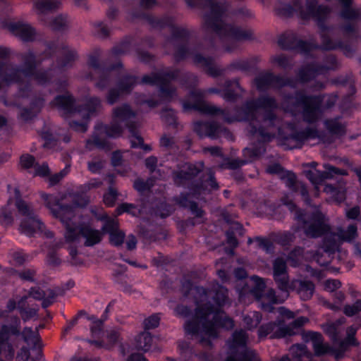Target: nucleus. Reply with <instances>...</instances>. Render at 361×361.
<instances>
[{
	"label": "nucleus",
	"mask_w": 361,
	"mask_h": 361,
	"mask_svg": "<svg viewBox=\"0 0 361 361\" xmlns=\"http://www.w3.org/2000/svg\"><path fill=\"white\" fill-rule=\"evenodd\" d=\"M182 288L185 296L194 294L197 304L195 317L185 323V331L203 346L209 347L211 339L216 337L218 327L231 329L234 326L232 319L220 310L228 302V290L217 283L210 289L193 288L189 280L183 283Z\"/></svg>",
	"instance_id": "f257e3e1"
},
{
	"label": "nucleus",
	"mask_w": 361,
	"mask_h": 361,
	"mask_svg": "<svg viewBox=\"0 0 361 361\" xmlns=\"http://www.w3.org/2000/svg\"><path fill=\"white\" fill-rule=\"evenodd\" d=\"M277 107L276 99L268 95L247 101L243 105L241 111L245 119L250 122V133L258 142L244 149V160L229 161L228 166L230 169L239 168L265 152V143L274 137L276 130L281 126V120L274 112Z\"/></svg>",
	"instance_id": "f03ea898"
},
{
	"label": "nucleus",
	"mask_w": 361,
	"mask_h": 361,
	"mask_svg": "<svg viewBox=\"0 0 361 361\" xmlns=\"http://www.w3.org/2000/svg\"><path fill=\"white\" fill-rule=\"evenodd\" d=\"M184 1L188 6L202 10L204 39L209 41L212 47L216 46L215 39L218 38L222 46L231 51L236 47L237 42L252 38L251 30L225 22L229 8L225 0Z\"/></svg>",
	"instance_id": "7ed1b4c3"
},
{
	"label": "nucleus",
	"mask_w": 361,
	"mask_h": 361,
	"mask_svg": "<svg viewBox=\"0 0 361 361\" xmlns=\"http://www.w3.org/2000/svg\"><path fill=\"white\" fill-rule=\"evenodd\" d=\"M200 171L201 169L197 166L186 164L183 169L173 173L175 184L189 190L188 192H182L175 197V202L182 207L188 208L197 218H202L204 212L191 199H202V195L219 188L211 169H207L199 179H197L196 177Z\"/></svg>",
	"instance_id": "20e7f679"
},
{
	"label": "nucleus",
	"mask_w": 361,
	"mask_h": 361,
	"mask_svg": "<svg viewBox=\"0 0 361 361\" xmlns=\"http://www.w3.org/2000/svg\"><path fill=\"white\" fill-rule=\"evenodd\" d=\"M135 113L128 104H123L113 109L112 120L109 125L98 123L91 139L87 141V147L92 149V145L97 148L110 150L111 145L108 138L119 137L124 128L128 130L136 127Z\"/></svg>",
	"instance_id": "39448f33"
},
{
	"label": "nucleus",
	"mask_w": 361,
	"mask_h": 361,
	"mask_svg": "<svg viewBox=\"0 0 361 361\" xmlns=\"http://www.w3.org/2000/svg\"><path fill=\"white\" fill-rule=\"evenodd\" d=\"M220 86L221 85L219 84ZM223 90L210 87L207 90H195L190 93V99L183 102L184 111L195 110L202 114L214 116L222 115L224 119L231 122L227 116L225 110L209 104L204 100L207 94H221V97L226 102H234L240 96L242 91L237 79L228 80L222 85Z\"/></svg>",
	"instance_id": "423d86ee"
},
{
	"label": "nucleus",
	"mask_w": 361,
	"mask_h": 361,
	"mask_svg": "<svg viewBox=\"0 0 361 361\" xmlns=\"http://www.w3.org/2000/svg\"><path fill=\"white\" fill-rule=\"evenodd\" d=\"M18 57L23 61V67L13 63L0 61V93L4 91L5 85L17 83L20 86L18 96L26 98L31 94L32 86L30 82H24L31 78L40 61L32 50L18 54Z\"/></svg>",
	"instance_id": "0eeeda50"
},
{
	"label": "nucleus",
	"mask_w": 361,
	"mask_h": 361,
	"mask_svg": "<svg viewBox=\"0 0 361 361\" xmlns=\"http://www.w3.org/2000/svg\"><path fill=\"white\" fill-rule=\"evenodd\" d=\"M288 209L294 214V218L301 224L306 235L311 238H318L325 235L324 245L327 250H334L338 246V233H329L330 229L326 222L325 216L318 209L312 213H305L298 209L291 201L285 203Z\"/></svg>",
	"instance_id": "6e6552de"
},
{
	"label": "nucleus",
	"mask_w": 361,
	"mask_h": 361,
	"mask_svg": "<svg viewBox=\"0 0 361 361\" xmlns=\"http://www.w3.org/2000/svg\"><path fill=\"white\" fill-rule=\"evenodd\" d=\"M338 96L330 94L326 99L322 95H307L304 91H295L293 95L285 97V102L290 108L302 109L303 120L308 123L317 121L324 110L331 109L336 103Z\"/></svg>",
	"instance_id": "1a4fd4ad"
},
{
	"label": "nucleus",
	"mask_w": 361,
	"mask_h": 361,
	"mask_svg": "<svg viewBox=\"0 0 361 361\" xmlns=\"http://www.w3.org/2000/svg\"><path fill=\"white\" fill-rule=\"evenodd\" d=\"M178 79L187 87H192L197 82V76L192 73H181L178 69L165 68L145 75L140 83L158 86L161 98L170 101L176 95V87L171 84V82Z\"/></svg>",
	"instance_id": "9d476101"
},
{
	"label": "nucleus",
	"mask_w": 361,
	"mask_h": 361,
	"mask_svg": "<svg viewBox=\"0 0 361 361\" xmlns=\"http://www.w3.org/2000/svg\"><path fill=\"white\" fill-rule=\"evenodd\" d=\"M54 214L65 227V238L68 242L77 241L82 236L85 239V245L91 247L101 241L102 233L99 231L87 225L80 224L76 221L73 206L61 205Z\"/></svg>",
	"instance_id": "9b49d317"
},
{
	"label": "nucleus",
	"mask_w": 361,
	"mask_h": 361,
	"mask_svg": "<svg viewBox=\"0 0 361 361\" xmlns=\"http://www.w3.org/2000/svg\"><path fill=\"white\" fill-rule=\"evenodd\" d=\"M51 104L66 114L78 113L85 119L96 116L102 109V101L97 97H90L85 104L81 106L76 104L73 97L68 93L56 96Z\"/></svg>",
	"instance_id": "f8f14e48"
},
{
	"label": "nucleus",
	"mask_w": 361,
	"mask_h": 361,
	"mask_svg": "<svg viewBox=\"0 0 361 361\" xmlns=\"http://www.w3.org/2000/svg\"><path fill=\"white\" fill-rule=\"evenodd\" d=\"M308 322L305 317H300L293 321L289 325H285L284 322L277 319L262 325L258 330L259 338L269 336L271 338H280L296 334V331Z\"/></svg>",
	"instance_id": "ddd939ff"
},
{
	"label": "nucleus",
	"mask_w": 361,
	"mask_h": 361,
	"mask_svg": "<svg viewBox=\"0 0 361 361\" xmlns=\"http://www.w3.org/2000/svg\"><path fill=\"white\" fill-rule=\"evenodd\" d=\"M16 206L19 214L23 216L20 226L22 233L31 237L42 231L44 225L30 204L20 198H17Z\"/></svg>",
	"instance_id": "4468645a"
},
{
	"label": "nucleus",
	"mask_w": 361,
	"mask_h": 361,
	"mask_svg": "<svg viewBox=\"0 0 361 361\" xmlns=\"http://www.w3.org/2000/svg\"><path fill=\"white\" fill-rule=\"evenodd\" d=\"M250 282L252 283L250 292L257 299L258 306L264 311L272 312L274 310V305L284 301L285 297L283 298L276 297L273 289H269L264 293L266 286L261 278L253 276L250 279Z\"/></svg>",
	"instance_id": "2eb2a0df"
},
{
	"label": "nucleus",
	"mask_w": 361,
	"mask_h": 361,
	"mask_svg": "<svg viewBox=\"0 0 361 361\" xmlns=\"http://www.w3.org/2000/svg\"><path fill=\"white\" fill-rule=\"evenodd\" d=\"M247 335L243 330H236L230 343L231 355L224 361H259L257 355L247 346Z\"/></svg>",
	"instance_id": "dca6fc26"
},
{
	"label": "nucleus",
	"mask_w": 361,
	"mask_h": 361,
	"mask_svg": "<svg viewBox=\"0 0 361 361\" xmlns=\"http://www.w3.org/2000/svg\"><path fill=\"white\" fill-rule=\"evenodd\" d=\"M339 67V63L335 56L329 54L323 59L322 64L312 62L302 66L298 71V77L302 82L310 80L317 75L324 74L329 71H335Z\"/></svg>",
	"instance_id": "f3484780"
},
{
	"label": "nucleus",
	"mask_w": 361,
	"mask_h": 361,
	"mask_svg": "<svg viewBox=\"0 0 361 361\" xmlns=\"http://www.w3.org/2000/svg\"><path fill=\"white\" fill-rule=\"evenodd\" d=\"M88 65L92 68V73L87 78H92V75H97L98 81L96 86L101 90L105 89L111 84L114 78V70L122 66L118 61L115 65L107 68L106 64L99 63L98 57L95 55H91L89 57Z\"/></svg>",
	"instance_id": "a211bd4d"
},
{
	"label": "nucleus",
	"mask_w": 361,
	"mask_h": 361,
	"mask_svg": "<svg viewBox=\"0 0 361 361\" xmlns=\"http://www.w3.org/2000/svg\"><path fill=\"white\" fill-rule=\"evenodd\" d=\"M194 130L200 137H209L211 139L233 140L231 133L226 127L215 121H197L194 123Z\"/></svg>",
	"instance_id": "6ab92c4d"
},
{
	"label": "nucleus",
	"mask_w": 361,
	"mask_h": 361,
	"mask_svg": "<svg viewBox=\"0 0 361 361\" xmlns=\"http://www.w3.org/2000/svg\"><path fill=\"white\" fill-rule=\"evenodd\" d=\"M255 84L259 91H265L269 88L279 89L284 86L295 87L293 78L276 75L272 73H262L255 78Z\"/></svg>",
	"instance_id": "aec40b11"
},
{
	"label": "nucleus",
	"mask_w": 361,
	"mask_h": 361,
	"mask_svg": "<svg viewBox=\"0 0 361 361\" xmlns=\"http://www.w3.org/2000/svg\"><path fill=\"white\" fill-rule=\"evenodd\" d=\"M18 334V324L13 327L4 326L0 331V361L13 360L14 351L9 341H14Z\"/></svg>",
	"instance_id": "412c9836"
},
{
	"label": "nucleus",
	"mask_w": 361,
	"mask_h": 361,
	"mask_svg": "<svg viewBox=\"0 0 361 361\" xmlns=\"http://www.w3.org/2000/svg\"><path fill=\"white\" fill-rule=\"evenodd\" d=\"M278 44L283 49L295 50L305 54H307L314 47L312 44L299 39L293 32L281 35L278 39Z\"/></svg>",
	"instance_id": "4be33fe9"
},
{
	"label": "nucleus",
	"mask_w": 361,
	"mask_h": 361,
	"mask_svg": "<svg viewBox=\"0 0 361 361\" xmlns=\"http://www.w3.org/2000/svg\"><path fill=\"white\" fill-rule=\"evenodd\" d=\"M273 269L274 279L277 287L283 293L285 298H287L290 286L287 274V264L286 260L281 257L276 258L273 264Z\"/></svg>",
	"instance_id": "5701e85b"
},
{
	"label": "nucleus",
	"mask_w": 361,
	"mask_h": 361,
	"mask_svg": "<svg viewBox=\"0 0 361 361\" xmlns=\"http://www.w3.org/2000/svg\"><path fill=\"white\" fill-rule=\"evenodd\" d=\"M138 82V78L135 76L130 75L123 76L118 82V88H112L109 90L107 95L108 103L114 104L121 93L130 92Z\"/></svg>",
	"instance_id": "b1692460"
},
{
	"label": "nucleus",
	"mask_w": 361,
	"mask_h": 361,
	"mask_svg": "<svg viewBox=\"0 0 361 361\" xmlns=\"http://www.w3.org/2000/svg\"><path fill=\"white\" fill-rule=\"evenodd\" d=\"M326 171H321L317 169L305 172L306 178L314 185L321 184L324 180L332 178L335 175H346L344 170L339 169L329 164H325Z\"/></svg>",
	"instance_id": "393cba45"
},
{
	"label": "nucleus",
	"mask_w": 361,
	"mask_h": 361,
	"mask_svg": "<svg viewBox=\"0 0 361 361\" xmlns=\"http://www.w3.org/2000/svg\"><path fill=\"white\" fill-rule=\"evenodd\" d=\"M302 339L306 343L312 342L314 355L317 356L333 353L332 348L324 343L322 334L318 332H305L302 334Z\"/></svg>",
	"instance_id": "a878e982"
},
{
	"label": "nucleus",
	"mask_w": 361,
	"mask_h": 361,
	"mask_svg": "<svg viewBox=\"0 0 361 361\" xmlns=\"http://www.w3.org/2000/svg\"><path fill=\"white\" fill-rule=\"evenodd\" d=\"M18 324V329L19 334L16 336L14 341H9L15 352V349L18 347V343L22 338L25 342H35L37 339V333L32 331L30 327H25L23 331H20V319L18 317H13L11 318V323L9 324H3L0 329V331L4 326L13 327Z\"/></svg>",
	"instance_id": "bb28decb"
},
{
	"label": "nucleus",
	"mask_w": 361,
	"mask_h": 361,
	"mask_svg": "<svg viewBox=\"0 0 361 361\" xmlns=\"http://www.w3.org/2000/svg\"><path fill=\"white\" fill-rule=\"evenodd\" d=\"M104 233L109 234V240L115 246L123 244L125 233L118 230V221L114 219H107L102 228Z\"/></svg>",
	"instance_id": "cd10ccee"
},
{
	"label": "nucleus",
	"mask_w": 361,
	"mask_h": 361,
	"mask_svg": "<svg viewBox=\"0 0 361 361\" xmlns=\"http://www.w3.org/2000/svg\"><path fill=\"white\" fill-rule=\"evenodd\" d=\"M8 28L13 34L24 42L33 41L36 36L35 30L30 24L23 22L11 23Z\"/></svg>",
	"instance_id": "c85d7f7f"
},
{
	"label": "nucleus",
	"mask_w": 361,
	"mask_h": 361,
	"mask_svg": "<svg viewBox=\"0 0 361 361\" xmlns=\"http://www.w3.org/2000/svg\"><path fill=\"white\" fill-rule=\"evenodd\" d=\"M290 355L282 357L279 361H312L314 355L303 344L293 345L290 348Z\"/></svg>",
	"instance_id": "c756f323"
},
{
	"label": "nucleus",
	"mask_w": 361,
	"mask_h": 361,
	"mask_svg": "<svg viewBox=\"0 0 361 361\" xmlns=\"http://www.w3.org/2000/svg\"><path fill=\"white\" fill-rule=\"evenodd\" d=\"M316 138L323 140L322 134L314 128L307 127L302 130L293 133L288 140H293L297 143H302L307 140Z\"/></svg>",
	"instance_id": "7c9ffc66"
},
{
	"label": "nucleus",
	"mask_w": 361,
	"mask_h": 361,
	"mask_svg": "<svg viewBox=\"0 0 361 361\" xmlns=\"http://www.w3.org/2000/svg\"><path fill=\"white\" fill-rule=\"evenodd\" d=\"M293 288L302 300H310L314 291V284L307 280L295 281L293 283Z\"/></svg>",
	"instance_id": "2f4dec72"
},
{
	"label": "nucleus",
	"mask_w": 361,
	"mask_h": 361,
	"mask_svg": "<svg viewBox=\"0 0 361 361\" xmlns=\"http://www.w3.org/2000/svg\"><path fill=\"white\" fill-rule=\"evenodd\" d=\"M44 98L42 97H35L31 101V107L23 108L20 113V118L24 121H28L32 118L41 109L44 104Z\"/></svg>",
	"instance_id": "473e14b6"
},
{
	"label": "nucleus",
	"mask_w": 361,
	"mask_h": 361,
	"mask_svg": "<svg viewBox=\"0 0 361 361\" xmlns=\"http://www.w3.org/2000/svg\"><path fill=\"white\" fill-rule=\"evenodd\" d=\"M55 74V70L53 68L48 69H39L33 71V73L31 77L41 85H49L53 79Z\"/></svg>",
	"instance_id": "72a5a7b5"
},
{
	"label": "nucleus",
	"mask_w": 361,
	"mask_h": 361,
	"mask_svg": "<svg viewBox=\"0 0 361 361\" xmlns=\"http://www.w3.org/2000/svg\"><path fill=\"white\" fill-rule=\"evenodd\" d=\"M27 295L23 296L18 302V310L20 314L21 319L25 322L34 317H37L38 308L25 306V302L27 299Z\"/></svg>",
	"instance_id": "f704fd0d"
},
{
	"label": "nucleus",
	"mask_w": 361,
	"mask_h": 361,
	"mask_svg": "<svg viewBox=\"0 0 361 361\" xmlns=\"http://www.w3.org/2000/svg\"><path fill=\"white\" fill-rule=\"evenodd\" d=\"M62 51V58L58 61V66L60 69L63 70L71 66L72 62L77 57L75 50L69 49L66 45L62 44L61 47Z\"/></svg>",
	"instance_id": "c9c22d12"
},
{
	"label": "nucleus",
	"mask_w": 361,
	"mask_h": 361,
	"mask_svg": "<svg viewBox=\"0 0 361 361\" xmlns=\"http://www.w3.org/2000/svg\"><path fill=\"white\" fill-rule=\"evenodd\" d=\"M326 129L332 135H342L344 133V125L341 121V117L326 119L324 122Z\"/></svg>",
	"instance_id": "e433bc0d"
},
{
	"label": "nucleus",
	"mask_w": 361,
	"mask_h": 361,
	"mask_svg": "<svg viewBox=\"0 0 361 361\" xmlns=\"http://www.w3.org/2000/svg\"><path fill=\"white\" fill-rule=\"evenodd\" d=\"M136 347L143 351H149L153 346V338L150 333L144 331L138 335L135 339Z\"/></svg>",
	"instance_id": "4c0bfd02"
},
{
	"label": "nucleus",
	"mask_w": 361,
	"mask_h": 361,
	"mask_svg": "<svg viewBox=\"0 0 361 361\" xmlns=\"http://www.w3.org/2000/svg\"><path fill=\"white\" fill-rule=\"evenodd\" d=\"M61 6V0H36L35 8L41 13H45L59 8Z\"/></svg>",
	"instance_id": "58836bf2"
},
{
	"label": "nucleus",
	"mask_w": 361,
	"mask_h": 361,
	"mask_svg": "<svg viewBox=\"0 0 361 361\" xmlns=\"http://www.w3.org/2000/svg\"><path fill=\"white\" fill-rule=\"evenodd\" d=\"M42 138L44 140V147L51 148L60 140V133H56L54 129H44L42 133Z\"/></svg>",
	"instance_id": "ea45409f"
},
{
	"label": "nucleus",
	"mask_w": 361,
	"mask_h": 361,
	"mask_svg": "<svg viewBox=\"0 0 361 361\" xmlns=\"http://www.w3.org/2000/svg\"><path fill=\"white\" fill-rule=\"evenodd\" d=\"M262 320V315L258 312H250L243 316V322L248 329H252L258 326Z\"/></svg>",
	"instance_id": "a19ab883"
},
{
	"label": "nucleus",
	"mask_w": 361,
	"mask_h": 361,
	"mask_svg": "<svg viewBox=\"0 0 361 361\" xmlns=\"http://www.w3.org/2000/svg\"><path fill=\"white\" fill-rule=\"evenodd\" d=\"M338 233L341 240L350 242L355 239L357 235V226L355 224H350L346 230L338 228Z\"/></svg>",
	"instance_id": "79ce46f5"
},
{
	"label": "nucleus",
	"mask_w": 361,
	"mask_h": 361,
	"mask_svg": "<svg viewBox=\"0 0 361 361\" xmlns=\"http://www.w3.org/2000/svg\"><path fill=\"white\" fill-rule=\"evenodd\" d=\"M68 23L69 20L67 15L59 14L51 20L50 26L55 30H64L68 27Z\"/></svg>",
	"instance_id": "37998d69"
},
{
	"label": "nucleus",
	"mask_w": 361,
	"mask_h": 361,
	"mask_svg": "<svg viewBox=\"0 0 361 361\" xmlns=\"http://www.w3.org/2000/svg\"><path fill=\"white\" fill-rule=\"evenodd\" d=\"M130 49V39L126 38L118 44L115 46L111 50L113 56H119L128 54Z\"/></svg>",
	"instance_id": "c03bdc74"
},
{
	"label": "nucleus",
	"mask_w": 361,
	"mask_h": 361,
	"mask_svg": "<svg viewBox=\"0 0 361 361\" xmlns=\"http://www.w3.org/2000/svg\"><path fill=\"white\" fill-rule=\"evenodd\" d=\"M355 334H356L355 328H354L353 326L348 327L347 329V337L343 341H342L341 342L340 347L345 349L348 345H355V346L357 345L358 343L357 342V341L355 338Z\"/></svg>",
	"instance_id": "a18cd8bd"
},
{
	"label": "nucleus",
	"mask_w": 361,
	"mask_h": 361,
	"mask_svg": "<svg viewBox=\"0 0 361 361\" xmlns=\"http://www.w3.org/2000/svg\"><path fill=\"white\" fill-rule=\"evenodd\" d=\"M123 212L129 213L133 216H137L140 213V209H137L133 204L123 203L118 207L117 213L120 215Z\"/></svg>",
	"instance_id": "49530a36"
},
{
	"label": "nucleus",
	"mask_w": 361,
	"mask_h": 361,
	"mask_svg": "<svg viewBox=\"0 0 361 361\" xmlns=\"http://www.w3.org/2000/svg\"><path fill=\"white\" fill-rule=\"evenodd\" d=\"M361 311V300H357L353 305H346L344 306L343 312L348 317H353Z\"/></svg>",
	"instance_id": "de8ad7c7"
},
{
	"label": "nucleus",
	"mask_w": 361,
	"mask_h": 361,
	"mask_svg": "<svg viewBox=\"0 0 361 361\" xmlns=\"http://www.w3.org/2000/svg\"><path fill=\"white\" fill-rule=\"evenodd\" d=\"M272 61L283 69L290 68L292 66L290 58L283 54L273 57Z\"/></svg>",
	"instance_id": "09e8293b"
},
{
	"label": "nucleus",
	"mask_w": 361,
	"mask_h": 361,
	"mask_svg": "<svg viewBox=\"0 0 361 361\" xmlns=\"http://www.w3.org/2000/svg\"><path fill=\"white\" fill-rule=\"evenodd\" d=\"M228 68L247 71L250 68V63L247 59H237L231 63Z\"/></svg>",
	"instance_id": "8fccbe9b"
},
{
	"label": "nucleus",
	"mask_w": 361,
	"mask_h": 361,
	"mask_svg": "<svg viewBox=\"0 0 361 361\" xmlns=\"http://www.w3.org/2000/svg\"><path fill=\"white\" fill-rule=\"evenodd\" d=\"M355 87L350 84L349 93L344 97L342 104L341 109L343 111H347L352 107V97L355 94Z\"/></svg>",
	"instance_id": "3c124183"
},
{
	"label": "nucleus",
	"mask_w": 361,
	"mask_h": 361,
	"mask_svg": "<svg viewBox=\"0 0 361 361\" xmlns=\"http://www.w3.org/2000/svg\"><path fill=\"white\" fill-rule=\"evenodd\" d=\"M161 118L169 125H174L176 121L174 111L171 109H164L161 112Z\"/></svg>",
	"instance_id": "603ef678"
},
{
	"label": "nucleus",
	"mask_w": 361,
	"mask_h": 361,
	"mask_svg": "<svg viewBox=\"0 0 361 361\" xmlns=\"http://www.w3.org/2000/svg\"><path fill=\"white\" fill-rule=\"evenodd\" d=\"M255 240L257 242L259 247L266 252L270 253L274 251V244L270 240L257 237Z\"/></svg>",
	"instance_id": "864d4df0"
},
{
	"label": "nucleus",
	"mask_w": 361,
	"mask_h": 361,
	"mask_svg": "<svg viewBox=\"0 0 361 361\" xmlns=\"http://www.w3.org/2000/svg\"><path fill=\"white\" fill-rule=\"evenodd\" d=\"M130 134H131V139H130V143L132 147H140L141 145H142L143 139L142 137L139 135L136 127L133 128L129 130Z\"/></svg>",
	"instance_id": "5fc2aeb1"
},
{
	"label": "nucleus",
	"mask_w": 361,
	"mask_h": 361,
	"mask_svg": "<svg viewBox=\"0 0 361 361\" xmlns=\"http://www.w3.org/2000/svg\"><path fill=\"white\" fill-rule=\"evenodd\" d=\"M94 34L100 37L104 38L109 35V31L107 27L104 24L103 22H96L94 24Z\"/></svg>",
	"instance_id": "6e6d98bb"
},
{
	"label": "nucleus",
	"mask_w": 361,
	"mask_h": 361,
	"mask_svg": "<svg viewBox=\"0 0 361 361\" xmlns=\"http://www.w3.org/2000/svg\"><path fill=\"white\" fill-rule=\"evenodd\" d=\"M103 320L102 319H96L94 320L91 326L90 330L92 336L96 338H99L101 335L103 334Z\"/></svg>",
	"instance_id": "4d7b16f0"
},
{
	"label": "nucleus",
	"mask_w": 361,
	"mask_h": 361,
	"mask_svg": "<svg viewBox=\"0 0 361 361\" xmlns=\"http://www.w3.org/2000/svg\"><path fill=\"white\" fill-rule=\"evenodd\" d=\"M1 221L3 224L8 226L13 221L12 212L7 207L2 208L0 213Z\"/></svg>",
	"instance_id": "13d9d810"
},
{
	"label": "nucleus",
	"mask_w": 361,
	"mask_h": 361,
	"mask_svg": "<svg viewBox=\"0 0 361 361\" xmlns=\"http://www.w3.org/2000/svg\"><path fill=\"white\" fill-rule=\"evenodd\" d=\"M117 197V192L109 188V191L104 195V202L108 206H113Z\"/></svg>",
	"instance_id": "bf43d9fd"
},
{
	"label": "nucleus",
	"mask_w": 361,
	"mask_h": 361,
	"mask_svg": "<svg viewBox=\"0 0 361 361\" xmlns=\"http://www.w3.org/2000/svg\"><path fill=\"white\" fill-rule=\"evenodd\" d=\"M160 317L158 314H153L145 320V326L147 329H154L159 324Z\"/></svg>",
	"instance_id": "052dcab7"
},
{
	"label": "nucleus",
	"mask_w": 361,
	"mask_h": 361,
	"mask_svg": "<svg viewBox=\"0 0 361 361\" xmlns=\"http://www.w3.org/2000/svg\"><path fill=\"white\" fill-rule=\"evenodd\" d=\"M341 286V283L337 279H328L324 283L325 290L329 292H336Z\"/></svg>",
	"instance_id": "680f3d73"
},
{
	"label": "nucleus",
	"mask_w": 361,
	"mask_h": 361,
	"mask_svg": "<svg viewBox=\"0 0 361 361\" xmlns=\"http://www.w3.org/2000/svg\"><path fill=\"white\" fill-rule=\"evenodd\" d=\"M20 164L24 169H30L32 166L35 167V159L34 157L30 154H24L20 157Z\"/></svg>",
	"instance_id": "e2e57ef3"
},
{
	"label": "nucleus",
	"mask_w": 361,
	"mask_h": 361,
	"mask_svg": "<svg viewBox=\"0 0 361 361\" xmlns=\"http://www.w3.org/2000/svg\"><path fill=\"white\" fill-rule=\"evenodd\" d=\"M44 291V290H42L39 287L31 288L29 290L28 296L35 300H41L45 297Z\"/></svg>",
	"instance_id": "0e129e2a"
},
{
	"label": "nucleus",
	"mask_w": 361,
	"mask_h": 361,
	"mask_svg": "<svg viewBox=\"0 0 361 361\" xmlns=\"http://www.w3.org/2000/svg\"><path fill=\"white\" fill-rule=\"evenodd\" d=\"M300 183H298L296 179V176L294 173H288L286 178V184L293 190H296L298 185Z\"/></svg>",
	"instance_id": "69168bd1"
},
{
	"label": "nucleus",
	"mask_w": 361,
	"mask_h": 361,
	"mask_svg": "<svg viewBox=\"0 0 361 361\" xmlns=\"http://www.w3.org/2000/svg\"><path fill=\"white\" fill-rule=\"evenodd\" d=\"M69 171V166H66L59 173L50 177L49 181L51 185L58 183Z\"/></svg>",
	"instance_id": "338daca9"
},
{
	"label": "nucleus",
	"mask_w": 361,
	"mask_h": 361,
	"mask_svg": "<svg viewBox=\"0 0 361 361\" xmlns=\"http://www.w3.org/2000/svg\"><path fill=\"white\" fill-rule=\"evenodd\" d=\"M34 168L35 170V175L45 176L49 173V169L47 163H43L41 165L35 164Z\"/></svg>",
	"instance_id": "774afa93"
}]
</instances>
